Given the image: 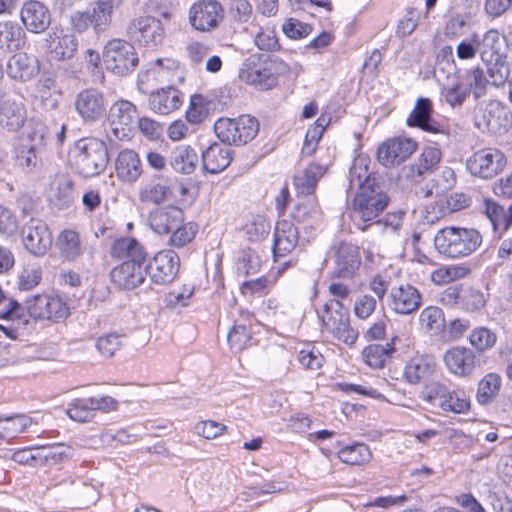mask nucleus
I'll return each instance as SVG.
<instances>
[{"label": "nucleus", "mask_w": 512, "mask_h": 512, "mask_svg": "<svg viewBox=\"0 0 512 512\" xmlns=\"http://www.w3.org/2000/svg\"><path fill=\"white\" fill-rule=\"evenodd\" d=\"M481 243V234L472 228L446 227L439 230L434 237L438 252L450 258L471 255Z\"/></svg>", "instance_id": "f257e3e1"}, {"label": "nucleus", "mask_w": 512, "mask_h": 512, "mask_svg": "<svg viewBox=\"0 0 512 512\" xmlns=\"http://www.w3.org/2000/svg\"><path fill=\"white\" fill-rule=\"evenodd\" d=\"M72 160L77 173L83 177L100 175L109 162L106 144L96 138L81 139L76 142Z\"/></svg>", "instance_id": "f03ea898"}, {"label": "nucleus", "mask_w": 512, "mask_h": 512, "mask_svg": "<svg viewBox=\"0 0 512 512\" xmlns=\"http://www.w3.org/2000/svg\"><path fill=\"white\" fill-rule=\"evenodd\" d=\"M120 0H95L92 9L76 10L69 15V23L74 33L82 34L90 28L94 33L105 32L112 21L114 9Z\"/></svg>", "instance_id": "7ed1b4c3"}, {"label": "nucleus", "mask_w": 512, "mask_h": 512, "mask_svg": "<svg viewBox=\"0 0 512 512\" xmlns=\"http://www.w3.org/2000/svg\"><path fill=\"white\" fill-rule=\"evenodd\" d=\"M280 65L279 60L271 56L250 58L242 64L239 78L259 90H269L277 84Z\"/></svg>", "instance_id": "20e7f679"}, {"label": "nucleus", "mask_w": 512, "mask_h": 512, "mask_svg": "<svg viewBox=\"0 0 512 512\" xmlns=\"http://www.w3.org/2000/svg\"><path fill=\"white\" fill-rule=\"evenodd\" d=\"M214 131L221 142L243 145L255 138L259 131L256 118L242 115L238 118H220L214 124Z\"/></svg>", "instance_id": "39448f33"}, {"label": "nucleus", "mask_w": 512, "mask_h": 512, "mask_svg": "<svg viewBox=\"0 0 512 512\" xmlns=\"http://www.w3.org/2000/svg\"><path fill=\"white\" fill-rule=\"evenodd\" d=\"M322 325L327 332L347 345H353L358 332L350 325L348 312L339 300L331 299L324 304Z\"/></svg>", "instance_id": "423d86ee"}, {"label": "nucleus", "mask_w": 512, "mask_h": 512, "mask_svg": "<svg viewBox=\"0 0 512 512\" xmlns=\"http://www.w3.org/2000/svg\"><path fill=\"white\" fill-rule=\"evenodd\" d=\"M102 57L106 69L119 76L131 73L139 62L133 45L123 39L108 41L104 46Z\"/></svg>", "instance_id": "0eeeda50"}, {"label": "nucleus", "mask_w": 512, "mask_h": 512, "mask_svg": "<svg viewBox=\"0 0 512 512\" xmlns=\"http://www.w3.org/2000/svg\"><path fill=\"white\" fill-rule=\"evenodd\" d=\"M389 202L390 198L380 185H364L353 199L354 217L363 222L373 221L386 209Z\"/></svg>", "instance_id": "6e6552de"}, {"label": "nucleus", "mask_w": 512, "mask_h": 512, "mask_svg": "<svg viewBox=\"0 0 512 512\" xmlns=\"http://www.w3.org/2000/svg\"><path fill=\"white\" fill-rule=\"evenodd\" d=\"M505 154L496 148H483L474 152L467 160L468 171L482 179H492L506 166Z\"/></svg>", "instance_id": "1a4fd4ad"}, {"label": "nucleus", "mask_w": 512, "mask_h": 512, "mask_svg": "<svg viewBox=\"0 0 512 512\" xmlns=\"http://www.w3.org/2000/svg\"><path fill=\"white\" fill-rule=\"evenodd\" d=\"M130 40L146 47H156L161 44L165 31L161 21L152 16H138L127 26Z\"/></svg>", "instance_id": "9d476101"}, {"label": "nucleus", "mask_w": 512, "mask_h": 512, "mask_svg": "<svg viewBox=\"0 0 512 512\" xmlns=\"http://www.w3.org/2000/svg\"><path fill=\"white\" fill-rule=\"evenodd\" d=\"M224 18V9L216 0H201L189 10V21L199 31L209 32L219 26Z\"/></svg>", "instance_id": "9b49d317"}, {"label": "nucleus", "mask_w": 512, "mask_h": 512, "mask_svg": "<svg viewBox=\"0 0 512 512\" xmlns=\"http://www.w3.org/2000/svg\"><path fill=\"white\" fill-rule=\"evenodd\" d=\"M29 315L35 319L58 320L69 315L67 304L53 295H36L26 301Z\"/></svg>", "instance_id": "f8f14e48"}, {"label": "nucleus", "mask_w": 512, "mask_h": 512, "mask_svg": "<svg viewBox=\"0 0 512 512\" xmlns=\"http://www.w3.org/2000/svg\"><path fill=\"white\" fill-rule=\"evenodd\" d=\"M417 149V143L409 138H390L379 145L378 161L385 167H394L403 163Z\"/></svg>", "instance_id": "ddd939ff"}, {"label": "nucleus", "mask_w": 512, "mask_h": 512, "mask_svg": "<svg viewBox=\"0 0 512 512\" xmlns=\"http://www.w3.org/2000/svg\"><path fill=\"white\" fill-rule=\"evenodd\" d=\"M27 112L23 101L0 89V125L8 131H17L25 123Z\"/></svg>", "instance_id": "4468645a"}, {"label": "nucleus", "mask_w": 512, "mask_h": 512, "mask_svg": "<svg viewBox=\"0 0 512 512\" xmlns=\"http://www.w3.org/2000/svg\"><path fill=\"white\" fill-rule=\"evenodd\" d=\"M22 241L31 254L44 256L51 247L52 236L42 220L31 218L23 227Z\"/></svg>", "instance_id": "2eb2a0df"}, {"label": "nucleus", "mask_w": 512, "mask_h": 512, "mask_svg": "<svg viewBox=\"0 0 512 512\" xmlns=\"http://www.w3.org/2000/svg\"><path fill=\"white\" fill-rule=\"evenodd\" d=\"M147 273L157 284L173 281L179 270V256L173 250H162L146 264Z\"/></svg>", "instance_id": "dca6fc26"}, {"label": "nucleus", "mask_w": 512, "mask_h": 512, "mask_svg": "<svg viewBox=\"0 0 512 512\" xmlns=\"http://www.w3.org/2000/svg\"><path fill=\"white\" fill-rule=\"evenodd\" d=\"M335 268L333 278L349 280L354 278L361 264L359 248L353 244L341 242L334 246Z\"/></svg>", "instance_id": "f3484780"}, {"label": "nucleus", "mask_w": 512, "mask_h": 512, "mask_svg": "<svg viewBox=\"0 0 512 512\" xmlns=\"http://www.w3.org/2000/svg\"><path fill=\"white\" fill-rule=\"evenodd\" d=\"M74 106L84 122H95L102 118L106 111V101L103 94L93 88L78 93Z\"/></svg>", "instance_id": "a211bd4d"}, {"label": "nucleus", "mask_w": 512, "mask_h": 512, "mask_svg": "<svg viewBox=\"0 0 512 512\" xmlns=\"http://www.w3.org/2000/svg\"><path fill=\"white\" fill-rule=\"evenodd\" d=\"M478 125H483L492 134L503 135L512 127V114L507 106L491 101L485 106Z\"/></svg>", "instance_id": "6ab92c4d"}, {"label": "nucleus", "mask_w": 512, "mask_h": 512, "mask_svg": "<svg viewBox=\"0 0 512 512\" xmlns=\"http://www.w3.org/2000/svg\"><path fill=\"white\" fill-rule=\"evenodd\" d=\"M171 194L170 179L164 175L155 174L141 183L138 189V200L143 205H159L167 201Z\"/></svg>", "instance_id": "aec40b11"}, {"label": "nucleus", "mask_w": 512, "mask_h": 512, "mask_svg": "<svg viewBox=\"0 0 512 512\" xmlns=\"http://www.w3.org/2000/svg\"><path fill=\"white\" fill-rule=\"evenodd\" d=\"M136 118V106L127 100L115 102L109 110L108 123L113 136L117 139L128 137L129 127Z\"/></svg>", "instance_id": "412c9836"}, {"label": "nucleus", "mask_w": 512, "mask_h": 512, "mask_svg": "<svg viewBox=\"0 0 512 512\" xmlns=\"http://www.w3.org/2000/svg\"><path fill=\"white\" fill-rule=\"evenodd\" d=\"M183 103V93L172 85L158 88L149 93L148 107L154 113L169 115Z\"/></svg>", "instance_id": "4be33fe9"}, {"label": "nucleus", "mask_w": 512, "mask_h": 512, "mask_svg": "<svg viewBox=\"0 0 512 512\" xmlns=\"http://www.w3.org/2000/svg\"><path fill=\"white\" fill-rule=\"evenodd\" d=\"M147 275L146 262H125L111 270L112 281L120 288L130 290L141 285Z\"/></svg>", "instance_id": "5701e85b"}, {"label": "nucleus", "mask_w": 512, "mask_h": 512, "mask_svg": "<svg viewBox=\"0 0 512 512\" xmlns=\"http://www.w3.org/2000/svg\"><path fill=\"white\" fill-rule=\"evenodd\" d=\"M20 17L26 29L33 33L44 32L51 23L50 11L37 0L25 2L21 8Z\"/></svg>", "instance_id": "b1692460"}, {"label": "nucleus", "mask_w": 512, "mask_h": 512, "mask_svg": "<svg viewBox=\"0 0 512 512\" xmlns=\"http://www.w3.org/2000/svg\"><path fill=\"white\" fill-rule=\"evenodd\" d=\"M184 221V212L174 205H166L150 212L148 222L157 234H170Z\"/></svg>", "instance_id": "393cba45"}, {"label": "nucleus", "mask_w": 512, "mask_h": 512, "mask_svg": "<svg viewBox=\"0 0 512 512\" xmlns=\"http://www.w3.org/2000/svg\"><path fill=\"white\" fill-rule=\"evenodd\" d=\"M389 306L398 314H411L421 305L419 291L410 284L393 287L389 294Z\"/></svg>", "instance_id": "a878e982"}, {"label": "nucleus", "mask_w": 512, "mask_h": 512, "mask_svg": "<svg viewBox=\"0 0 512 512\" xmlns=\"http://www.w3.org/2000/svg\"><path fill=\"white\" fill-rule=\"evenodd\" d=\"M115 173L121 182L135 183L143 174V165L139 155L131 149L120 151L115 160Z\"/></svg>", "instance_id": "bb28decb"}, {"label": "nucleus", "mask_w": 512, "mask_h": 512, "mask_svg": "<svg viewBox=\"0 0 512 512\" xmlns=\"http://www.w3.org/2000/svg\"><path fill=\"white\" fill-rule=\"evenodd\" d=\"M39 72L38 59L24 52L11 56L6 65L7 75L16 81L26 82Z\"/></svg>", "instance_id": "cd10ccee"}, {"label": "nucleus", "mask_w": 512, "mask_h": 512, "mask_svg": "<svg viewBox=\"0 0 512 512\" xmlns=\"http://www.w3.org/2000/svg\"><path fill=\"white\" fill-rule=\"evenodd\" d=\"M444 362L450 372L457 376L472 374L476 367L475 353L465 347H454L444 354Z\"/></svg>", "instance_id": "c85d7f7f"}, {"label": "nucleus", "mask_w": 512, "mask_h": 512, "mask_svg": "<svg viewBox=\"0 0 512 512\" xmlns=\"http://www.w3.org/2000/svg\"><path fill=\"white\" fill-rule=\"evenodd\" d=\"M298 239V229L291 221H278L274 232V256L284 257L292 252L298 243Z\"/></svg>", "instance_id": "c756f323"}, {"label": "nucleus", "mask_w": 512, "mask_h": 512, "mask_svg": "<svg viewBox=\"0 0 512 512\" xmlns=\"http://www.w3.org/2000/svg\"><path fill=\"white\" fill-rule=\"evenodd\" d=\"M232 160V150L225 143H213L202 152L203 168L211 173L226 169Z\"/></svg>", "instance_id": "7c9ffc66"}, {"label": "nucleus", "mask_w": 512, "mask_h": 512, "mask_svg": "<svg viewBox=\"0 0 512 512\" xmlns=\"http://www.w3.org/2000/svg\"><path fill=\"white\" fill-rule=\"evenodd\" d=\"M441 160V151L436 147H425L417 160L403 168L406 178L415 180L427 173L433 172Z\"/></svg>", "instance_id": "2f4dec72"}, {"label": "nucleus", "mask_w": 512, "mask_h": 512, "mask_svg": "<svg viewBox=\"0 0 512 512\" xmlns=\"http://www.w3.org/2000/svg\"><path fill=\"white\" fill-rule=\"evenodd\" d=\"M111 256L125 262H147L144 246L135 238L123 237L115 240L111 246Z\"/></svg>", "instance_id": "473e14b6"}, {"label": "nucleus", "mask_w": 512, "mask_h": 512, "mask_svg": "<svg viewBox=\"0 0 512 512\" xmlns=\"http://www.w3.org/2000/svg\"><path fill=\"white\" fill-rule=\"evenodd\" d=\"M506 50V38L495 29L487 31L482 41L478 43V51L483 62L507 57Z\"/></svg>", "instance_id": "72a5a7b5"}, {"label": "nucleus", "mask_w": 512, "mask_h": 512, "mask_svg": "<svg viewBox=\"0 0 512 512\" xmlns=\"http://www.w3.org/2000/svg\"><path fill=\"white\" fill-rule=\"evenodd\" d=\"M326 167L317 163L309 164L305 169L294 176L295 189L300 196L314 194L318 181L326 173Z\"/></svg>", "instance_id": "f704fd0d"}, {"label": "nucleus", "mask_w": 512, "mask_h": 512, "mask_svg": "<svg viewBox=\"0 0 512 512\" xmlns=\"http://www.w3.org/2000/svg\"><path fill=\"white\" fill-rule=\"evenodd\" d=\"M49 200L58 207L68 206L73 200V182L67 174H56L50 182Z\"/></svg>", "instance_id": "c9c22d12"}, {"label": "nucleus", "mask_w": 512, "mask_h": 512, "mask_svg": "<svg viewBox=\"0 0 512 512\" xmlns=\"http://www.w3.org/2000/svg\"><path fill=\"white\" fill-rule=\"evenodd\" d=\"M432 103L428 98H419L407 119L409 126L419 127L427 132L437 133L438 125L431 118Z\"/></svg>", "instance_id": "e433bc0d"}, {"label": "nucleus", "mask_w": 512, "mask_h": 512, "mask_svg": "<svg viewBox=\"0 0 512 512\" xmlns=\"http://www.w3.org/2000/svg\"><path fill=\"white\" fill-rule=\"evenodd\" d=\"M199 162L198 154L190 146H178L170 155V165L178 173H192Z\"/></svg>", "instance_id": "4c0bfd02"}, {"label": "nucleus", "mask_w": 512, "mask_h": 512, "mask_svg": "<svg viewBox=\"0 0 512 512\" xmlns=\"http://www.w3.org/2000/svg\"><path fill=\"white\" fill-rule=\"evenodd\" d=\"M55 38V32L47 34V37L45 38L46 48L50 49L51 53H53V57L57 60L71 59L78 49V40L75 35L64 34L58 39L57 45L52 47V42Z\"/></svg>", "instance_id": "58836bf2"}, {"label": "nucleus", "mask_w": 512, "mask_h": 512, "mask_svg": "<svg viewBox=\"0 0 512 512\" xmlns=\"http://www.w3.org/2000/svg\"><path fill=\"white\" fill-rule=\"evenodd\" d=\"M398 337H393L385 346L380 344H372L365 347L362 351L364 362L373 369L384 367L391 354L395 351V341Z\"/></svg>", "instance_id": "ea45409f"}, {"label": "nucleus", "mask_w": 512, "mask_h": 512, "mask_svg": "<svg viewBox=\"0 0 512 512\" xmlns=\"http://www.w3.org/2000/svg\"><path fill=\"white\" fill-rule=\"evenodd\" d=\"M484 212L492 224L494 231H506L512 225V204L506 210L493 200L484 202Z\"/></svg>", "instance_id": "a19ab883"}, {"label": "nucleus", "mask_w": 512, "mask_h": 512, "mask_svg": "<svg viewBox=\"0 0 512 512\" xmlns=\"http://www.w3.org/2000/svg\"><path fill=\"white\" fill-rule=\"evenodd\" d=\"M502 378L497 373L486 374L478 383L476 398L479 404L491 403L499 394Z\"/></svg>", "instance_id": "79ce46f5"}, {"label": "nucleus", "mask_w": 512, "mask_h": 512, "mask_svg": "<svg viewBox=\"0 0 512 512\" xmlns=\"http://www.w3.org/2000/svg\"><path fill=\"white\" fill-rule=\"evenodd\" d=\"M369 160L366 157L359 156L354 159L349 170L350 186H358L362 190L364 185H379L376 178L371 175L368 170Z\"/></svg>", "instance_id": "37998d69"}, {"label": "nucleus", "mask_w": 512, "mask_h": 512, "mask_svg": "<svg viewBox=\"0 0 512 512\" xmlns=\"http://www.w3.org/2000/svg\"><path fill=\"white\" fill-rule=\"evenodd\" d=\"M57 247L64 260L74 261L81 254V242L77 232L64 230L57 237Z\"/></svg>", "instance_id": "c03bdc74"}, {"label": "nucleus", "mask_w": 512, "mask_h": 512, "mask_svg": "<svg viewBox=\"0 0 512 512\" xmlns=\"http://www.w3.org/2000/svg\"><path fill=\"white\" fill-rule=\"evenodd\" d=\"M433 372L432 362L428 358H412L405 366L404 376L411 384H418Z\"/></svg>", "instance_id": "a18cd8bd"}, {"label": "nucleus", "mask_w": 512, "mask_h": 512, "mask_svg": "<svg viewBox=\"0 0 512 512\" xmlns=\"http://www.w3.org/2000/svg\"><path fill=\"white\" fill-rule=\"evenodd\" d=\"M421 329L430 334H438L445 327L443 311L436 306L424 308L419 315Z\"/></svg>", "instance_id": "49530a36"}, {"label": "nucleus", "mask_w": 512, "mask_h": 512, "mask_svg": "<svg viewBox=\"0 0 512 512\" xmlns=\"http://www.w3.org/2000/svg\"><path fill=\"white\" fill-rule=\"evenodd\" d=\"M462 83L469 95L473 94L475 99H479L486 95L488 81L482 69L479 67L466 71Z\"/></svg>", "instance_id": "de8ad7c7"}, {"label": "nucleus", "mask_w": 512, "mask_h": 512, "mask_svg": "<svg viewBox=\"0 0 512 512\" xmlns=\"http://www.w3.org/2000/svg\"><path fill=\"white\" fill-rule=\"evenodd\" d=\"M22 30L12 21L0 22V49L12 51L20 48Z\"/></svg>", "instance_id": "09e8293b"}, {"label": "nucleus", "mask_w": 512, "mask_h": 512, "mask_svg": "<svg viewBox=\"0 0 512 512\" xmlns=\"http://www.w3.org/2000/svg\"><path fill=\"white\" fill-rule=\"evenodd\" d=\"M339 459L349 465H362L371 459L369 447L363 443H357L342 448L339 453Z\"/></svg>", "instance_id": "8fccbe9b"}, {"label": "nucleus", "mask_w": 512, "mask_h": 512, "mask_svg": "<svg viewBox=\"0 0 512 512\" xmlns=\"http://www.w3.org/2000/svg\"><path fill=\"white\" fill-rule=\"evenodd\" d=\"M467 339L477 351L485 352L495 345L497 335L488 327L478 326L472 329Z\"/></svg>", "instance_id": "3c124183"}, {"label": "nucleus", "mask_w": 512, "mask_h": 512, "mask_svg": "<svg viewBox=\"0 0 512 512\" xmlns=\"http://www.w3.org/2000/svg\"><path fill=\"white\" fill-rule=\"evenodd\" d=\"M198 232V225L195 222H182L170 233L169 245L182 248L192 242Z\"/></svg>", "instance_id": "603ef678"}, {"label": "nucleus", "mask_w": 512, "mask_h": 512, "mask_svg": "<svg viewBox=\"0 0 512 512\" xmlns=\"http://www.w3.org/2000/svg\"><path fill=\"white\" fill-rule=\"evenodd\" d=\"M442 98L451 106H461L468 96L462 81L453 78L441 88Z\"/></svg>", "instance_id": "864d4df0"}, {"label": "nucleus", "mask_w": 512, "mask_h": 512, "mask_svg": "<svg viewBox=\"0 0 512 512\" xmlns=\"http://www.w3.org/2000/svg\"><path fill=\"white\" fill-rule=\"evenodd\" d=\"M445 400L446 402L440 404V408L446 412L464 413L470 408V399L462 390L448 389Z\"/></svg>", "instance_id": "5fc2aeb1"}, {"label": "nucleus", "mask_w": 512, "mask_h": 512, "mask_svg": "<svg viewBox=\"0 0 512 512\" xmlns=\"http://www.w3.org/2000/svg\"><path fill=\"white\" fill-rule=\"evenodd\" d=\"M487 298L485 294L474 287L463 289L461 297V309L473 313L481 311L486 306Z\"/></svg>", "instance_id": "6e6d98bb"}, {"label": "nucleus", "mask_w": 512, "mask_h": 512, "mask_svg": "<svg viewBox=\"0 0 512 512\" xmlns=\"http://www.w3.org/2000/svg\"><path fill=\"white\" fill-rule=\"evenodd\" d=\"M487 66V72L494 86L503 85L510 74V67L507 57L495 59L491 62H484Z\"/></svg>", "instance_id": "4d7b16f0"}, {"label": "nucleus", "mask_w": 512, "mask_h": 512, "mask_svg": "<svg viewBox=\"0 0 512 512\" xmlns=\"http://www.w3.org/2000/svg\"><path fill=\"white\" fill-rule=\"evenodd\" d=\"M228 16L237 24L248 23L253 16V7L248 0H232L228 7Z\"/></svg>", "instance_id": "13d9d810"}, {"label": "nucleus", "mask_w": 512, "mask_h": 512, "mask_svg": "<svg viewBox=\"0 0 512 512\" xmlns=\"http://www.w3.org/2000/svg\"><path fill=\"white\" fill-rule=\"evenodd\" d=\"M39 465L57 464L67 457L69 447L63 444L37 448Z\"/></svg>", "instance_id": "bf43d9fd"}, {"label": "nucleus", "mask_w": 512, "mask_h": 512, "mask_svg": "<svg viewBox=\"0 0 512 512\" xmlns=\"http://www.w3.org/2000/svg\"><path fill=\"white\" fill-rule=\"evenodd\" d=\"M321 208L314 194L303 196V199L296 205L295 217L305 221L310 218H318L321 215Z\"/></svg>", "instance_id": "052dcab7"}, {"label": "nucleus", "mask_w": 512, "mask_h": 512, "mask_svg": "<svg viewBox=\"0 0 512 512\" xmlns=\"http://www.w3.org/2000/svg\"><path fill=\"white\" fill-rule=\"evenodd\" d=\"M122 347V336L116 333H110L101 336L96 342V348L99 353L110 358Z\"/></svg>", "instance_id": "680f3d73"}, {"label": "nucleus", "mask_w": 512, "mask_h": 512, "mask_svg": "<svg viewBox=\"0 0 512 512\" xmlns=\"http://www.w3.org/2000/svg\"><path fill=\"white\" fill-rule=\"evenodd\" d=\"M324 123H325L324 118H318L317 124L313 127H310L307 130V133L305 136V141H304L303 148H302L303 154L311 155L316 150L317 144L325 130Z\"/></svg>", "instance_id": "e2e57ef3"}, {"label": "nucleus", "mask_w": 512, "mask_h": 512, "mask_svg": "<svg viewBox=\"0 0 512 512\" xmlns=\"http://www.w3.org/2000/svg\"><path fill=\"white\" fill-rule=\"evenodd\" d=\"M448 388L439 382L426 384L420 393L423 400L431 404H437L440 407L442 402H446L445 396Z\"/></svg>", "instance_id": "0e129e2a"}, {"label": "nucleus", "mask_w": 512, "mask_h": 512, "mask_svg": "<svg viewBox=\"0 0 512 512\" xmlns=\"http://www.w3.org/2000/svg\"><path fill=\"white\" fill-rule=\"evenodd\" d=\"M17 162L20 166L27 169L36 168L41 163L37 145L32 144L20 146L17 151Z\"/></svg>", "instance_id": "69168bd1"}, {"label": "nucleus", "mask_w": 512, "mask_h": 512, "mask_svg": "<svg viewBox=\"0 0 512 512\" xmlns=\"http://www.w3.org/2000/svg\"><path fill=\"white\" fill-rule=\"evenodd\" d=\"M207 116V108L204 103V98L201 95L195 94L190 98V104L186 111V119L192 124L202 122Z\"/></svg>", "instance_id": "338daca9"}, {"label": "nucleus", "mask_w": 512, "mask_h": 512, "mask_svg": "<svg viewBox=\"0 0 512 512\" xmlns=\"http://www.w3.org/2000/svg\"><path fill=\"white\" fill-rule=\"evenodd\" d=\"M93 411L89 399H76L67 410V415L74 421L87 422L92 417Z\"/></svg>", "instance_id": "774afa93"}]
</instances>
